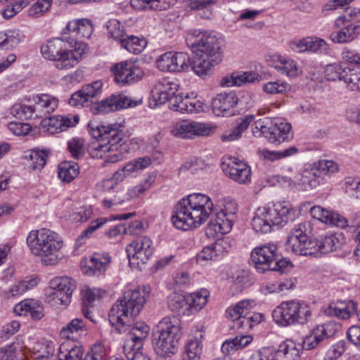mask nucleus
<instances>
[{
  "label": "nucleus",
  "mask_w": 360,
  "mask_h": 360,
  "mask_svg": "<svg viewBox=\"0 0 360 360\" xmlns=\"http://www.w3.org/2000/svg\"><path fill=\"white\" fill-rule=\"evenodd\" d=\"M184 38L194 55L222 60L223 39L214 32L191 29L186 32Z\"/></svg>",
  "instance_id": "obj_8"
},
{
  "label": "nucleus",
  "mask_w": 360,
  "mask_h": 360,
  "mask_svg": "<svg viewBox=\"0 0 360 360\" xmlns=\"http://www.w3.org/2000/svg\"><path fill=\"white\" fill-rule=\"evenodd\" d=\"M76 282L70 277L60 276L51 279L46 295L49 302L56 305L67 306L71 300Z\"/></svg>",
  "instance_id": "obj_11"
},
{
  "label": "nucleus",
  "mask_w": 360,
  "mask_h": 360,
  "mask_svg": "<svg viewBox=\"0 0 360 360\" xmlns=\"http://www.w3.org/2000/svg\"><path fill=\"white\" fill-rule=\"evenodd\" d=\"M311 307L299 300H287L280 303L272 311L274 321L279 326L303 325L309 321Z\"/></svg>",
  "instance_id": "obj_9"
},
{
  "label": "nucleus",
  "mask_w": 360,
  "mask_h": 360,
  "mask_svg": "<svg viewBox=\"0 0 360 360\" xmlns=\"http://www.w3.org/2000/svg\"><path fill=\"white\" fill-rule=\"evenodd\" d=\"M107 36L114 41L122 43L126 36L124 26L116 19H111L106 22Z\"/></svg>",
  "instance_id": "obj_55"
},
{
  "label": "nucleus",
  "mask_w": 360,
  "mask_h": 360,
  "mask_svg": "<svg viewBox=\"0 0 360 360\" xmlns=\"http://www.w3.org/2000/svg\"><path fill=\"white\" fill-rule=\"evenodd\" d=\"M278 248L273 243H266L255 248L251 252V262L259 273H264L277 259Z\"/></svg>",
  "instance_id": "obj_16"
},
{
  "label": "nucleus",
  "mask_w": 360,
  "mask_h": 360,
  "mask_svg": "<svg viewBox=\"0 0 360 360\" xmlns=\"http://www.w3.org/2000/svg\"><path fill=\"white\" fill-rule=\"evenodd\" d=\"M271 128L269 141L271 143L280 144L292 138L291 125L283 120L272 119Z\"/></svg>",
  "instance_id": "obj_32"
},
{
  "label": "nucleus",
  "mask_w": 360,
  "mask_h": 360,
  "mask_svg": "<svg viewBox=\"0 0 360 360\" xmlns=\"http://www.w3.org/2000/svg\"><path fill=\"white\" fill-rule=\"evenodd\" d=\"M122 130V125L118 123L89 125L90 134L99 140L90 148L89 155L92 158L103 159L102 167H107L123 159L122 153L119 151Z\"/></svg>",
  "instance_id": "obj_2"
},
{
  "label": "nucleus",
  "mask_w": 360,
  "mask_h": 360,
  "mask_svg": "<svg viewBox=\"0 0 360 360\" xmlns=\"http://www.w3.org/2000/svg\"><path fill=\"white\" fill-rule=\"evenodd\" d=\"M333 334V325L326 323L317 326L303 341V347L308 350L315 348L320 342Z\"/></svg>",
  "instance_id": "obj_34"
},
{
  "label": "nucleus",
  "mask_w": 360,
  "mask_h": 360,
  "mask_svg": "<svg viewBox=\"0 0 360 360\" xmlns=\"http://www.w3.org/2000/svg\"><path fill=\"white\" fill-rule=\"evenodd\" d=\"M237 211L238 205L232 199L224 198L217 210L207 194L193 193L181 198L176 205L172 221L176 229L188 231L199 228L215 213L216 218L209 227L217 234H226L233 227Z\"/></svg>",
  "instance_id": "obj_1"
},
{
  "label": "nucleus",
  "mask_w": 360,
  "mask_h": 360,
  "mask_svg": "<svg viewBox=\"0 0 360 360\" xmlns=\"http://www.w3.org/2000/svg\"><path fill=\"white\" fill-rule=\"evenodd\" d=\"M299 150L295 146H291L283 150H270L268 149L259 150L257 152L260 160L268 162H274L284 158L292 156L298 153Z\"/></svg>",
  "instance_id": "obj_51"
},
{
  "label": "nucleus",
  "mask_w": 360,
  "mask_h": 360,
  "mask_svg": "<svg viewBox=\"0 0 360 360\" xmlns=\"http://www.w3.org/2000/svg\"><path fill=\"white\" fill-rule=\"evenodd\" d=\"M347 242V238L342 232H336L326 236L321 240H317V255L336 251L340 249Z\"/></svg>",
  "instance_id": "obj_35"
},
{
  "label": "nucleus",
  "mask_w": 360,
  "mask_h": 360,
  "mask_svg": "<svg viewBox=\"0 0 360 360\" xmlns=\"http://www.w3.org/2000/svg\"><path fill=\"white\" fill-rule=\"evenodd\" d=\"M150 164L151 159L148 156L133 159L125 163L113 174V179L117 183L122 182L129 176H136L148 167Z\"/></svg>",
  "instance_id": "obj_28"
},
{
  "label": "nucleus",
  "mask_w": 360,
  "mask_h": 360,
  "mask_svg": "<svg viewBox=\"0 0 360 360\" xmlns=\"http://www.w3.org/2000/svg\"><path fill=\"white\" fill-rule=\"evenodd\" d=\"M176 0H131L133 8L138 11L166 10L176 3Z\"/></svg>",
  "instance_id": "obj_45"
},
{
  "label": "nucleus",
  "mask_w": 360,
  "mask_h": 360,
  "mask_svg": "<svg viewBox=\"0 0 360 360\" xmlns=\"http://www.w3.org/2000/svg\"><path fill=\"white\" fill-rule=\"evenodd\" d=\"M117 83L127 84L141 79L143 71L131 60H124L116 63L111 68Z\"/></svg>",
  "instance_id": "obj_18"
},
{
  "label": "nucleus",
  "mask_w": 360,
  "mask_h": 360,
  "mask_svg": "<svg viewBox=\"0 0 360 360\" xmlns=\"http://www.w3.org/2000/svg\"><path fill=\"white\" fill-rule=\"evenodd\" d=\"M343 82L349 90L360 91V69L358 68H347L343 77Z\"/></svg>",
  "instance_id": "obj_58"
},
{
  "label": "nucleus",
  "mask_w": 360,
  "mask_h": 360,
  "mask_svg": "<svg viewBox=\"0 0 360 360\" xmlns=\"http://www.w3.org/2000/svg\"><path fill=\"white\" fill-rule=\"evenodd\" d=\"M150 333V327L145 323H136L128 333L124 344V349L139 350Z\"/></svg>",
  "instance_id": "obj_31"
},
{
  "label": "nucleus",
  "mask_w": 360,
  "mask_h": 360,
  "mask_svg": "<svg viewBox=\"0 0 360 360\" xmlns=\"http://www.w3.org/2000/svg\"><path fill=\"white\" fill-rule=\"evenodd\" d=\"M256 306L255 300H243L226 309V314L228 318L233 321H243L249 315Z\"/></svg>",
  "instance_id": "obj_37"
},
{
  "label": "nucleus",
  "mask_w": 360,
  "mask_h": 360,
  "mask_svg": "<svg viewBox=\"0 0 360 360\" xmlns=\"http://www.w3.org/2000/svg\"><path fill=\"white\" fill-rule=\"evenodd\" d=\"M300 210L288 202H278L257 209L252 219V227L257 233H267L274 226H283L293 221Z\"/></svg>",
  "instance_id": "obj_6"
},
{
  "label": "nucleus",
  "mask_w": 360,
  "mask_h": 360,
  "mask_svg": "<svg viewBox=\"0 0 360 360\" xmlns=\"http://www.w3.org/2000/svg\"><path fill=\"white\" fill-rule=\"evenodd\" d=\"M181 327L175 317L166 316L159 321L153 333L155 352L161 357L175 355L179 349Z\"/></svg>",
  "instance_id": "obj_7"
},
{
  "label": "nucleus",
  "mask_w": 360,
  "mask_h": 360,
  "mask_svg": "<svg viewBox=\"0 0 360 360\" xmlns=\"http://www.w3.org/2000/svg\"><path fill=\"white\" fill-rule=\"evenodd\" d=\"M94 31L92 22L86 18L75 19L68 22L62 31V34L68 37L70 41L72 40L89 39Z\"/></svg>",
  "instance_id": "obj_21"
},
{
  "label": "nucleus",
  "mask_w": 360,
  "mask_h": 360,
  "mask_svg": "<svg viewBox=\"0 0 360 360\" xmlns=\"http://www.w3.org/2000/svg\"><path fill=\"white\" fill-rule=\"evenodd\" d=\"M209 297L210 292L205 288L188 294V301L190 305L191 315L194 312L200 311L207 304Z\"/></svg>",
  "instance_id": "obj_52"
},
{
  "label": "nucleus",
  "mask_w": 360,
  "mask_h": 360,
  "mask_svg": "<svg viewBox=\"0 0 360 360\" xmlns=\"http://www.w3.org/2000/svg\"><path fill=\"white\" fill-rule=\"evenodd\" d=\"M49 150L34 148L25 152V159L27 165L33 170H41L46 164Z\"/></svg>",
  "instance_id": "obj_44"
},
{
  "label": "nucleus",
  "mask_w": 360,
  "mask_h": 360,
  "mask_svg": "<svg viewBox=\"0 0 360 360\" xmlns=\"http://www.w3.org/2000/svg\"><path fill=\"white\" fill-rule=\"evenodd\" d=\"M58 178L66 183L71 182L79 172V165L74 162L64 161L60 163L58 168Z\"/></svg>",
  "instance_id": "obj_53"
},
{
  "label": "nucleus",
  "mask_w": 360,
  "mask_h": 360,
  "mask_svg": "<svg viewBox=\"0 0 360 360\" xmlns=\"http://www.w3.org/2000/svg\"><path fill=\"white\" fill-rule=\"evenodd\" d=\"M156 180L155 173H149L146 177L135 186H129L124 193L127 201L137 199L151 188Z\"/></svg>",
  "instance_id": "obj_40"
},
{
  "label": "nucleus",
  "mask_w": 360,
  "mask_h": 360,
  "mask_svg": "<svg viewBox=\"0 0 360 360\" xmlns=\"http://www.w3.org/2000/svg\"><path fill=\"white\" fill-rule=\"evenodd\" d=\"M295 286V278H285L281 281H270L264 282L259 288V291L264 295L270 294H278L292 290Z\"/></svg>",
  "instance_id": "obj_42"
},
{
  "label": "nucleus",
  "mask_w": 360,
  "mask_h": 360,
  "mask_svg": "<svg viewBox=\"0 0 360 360\" xmlns=\"http://www.w3.org/2000/svg\"><path fill=\"white\" fill-rule=\"evenodd\" d=\"M91 360H106L108 354V349L103 341H97L87 354Z\"/></svg>",
  "instance_id": "obj_64"
},
{
  "label": "nucleus",
  "mask_w": 360,
  "mask_h": 360,
  "mask_svg": "<svg viewBox=\"0 0 360 360\" xmlns=\"http://www.w3.org/2000/svg\"><path fill=\"white\" fill-rule=\"evenodd\" d=\"M188 295H184L178 292L171 293L167 298L169 308L180 316H190L191 311L188 304Z\"/></svg>",
  "instance_id": "obj_43"
},
{
  "label": "nucleus",
  "mask_w": 360,
  "mask_h": 360,
  "mask_svg": "<svg viewBox=\"0 0 360 360\" xmlns=\"http://www.w3.org/2000/svg\"><path fill=\"white\" fill-rule=\"evenodd\" d=\"M335 27L338 30L334 31L330 34V39L337 44L349 43L360 34V30L359 28L348 22L345 18L341 16L336 19Z\"/></svg>",
  "instance_id": "obj_23"
},
{
  "label": "nucleus",
  "mask_w": 360,
  "mask_h": 360,
  "mask_svg": "<svg viewBox=\"0 0 360 360\" xmlns=\"http://www.w3.org/2000/svg\"><path fill=\"white\" fill-rule=\"evenodd\" d=\"M253 120V115L246 116L245 117L240 119L235 125L223 132L220 137L221 141L231 142L240 139L242 134L248 129Z\"/></svg>",
  "instance_id": "obj_39"
},
{
  "label": "nucleus",
  "mask_w": 360,
  "mask_h": 360,
  "mask_svg": "<svg viewBox=\"0 0 360 360\" xmlns=\"http://www.w3.org/2000/svg\"><path fill=\"white\" fill-rule=\"evenodd\" d=\"M347 68H344L341 63L328 64L324 68V76L328 81H343V77Z\"/></svg>",
  "instance_id": "obj_57"
},
{
  "label": "nucleus",
  "mask_w": 360,
  "mask_h": 360,
  "mask_svg": "<svg viewBox=\"0 0 360 360\" xmlns=\"http://www.w3.org/2000/svg\"><path fill=\"white\" fill-rule=\"evenodd\" d=\"M33 106L16 103L10 108V114L14 117L22 120L36 118Z\"/></svg>",
  "instance_id": "obj_59"
},
{
  "label": "nucleus",
  "mask_w": 360,
  "mask_h": 360,
  "mask_svg": "<svg viewBox=\"0 0 360 360\" xmlns=\"http://www.w3.org/2000/svg\"><path fill=\"white\" fill-rule=\"evenodd\" d=\"M356 304L352 301L331 302L326 309V314L341 319H349L356 311Z\"/></svg>",
  "instance_id": "obj_38"
},
{
  "label": "nucleus",
  "mask_w": 360,
  "mask_h": 360,
  "mask_svg": "<svg viewBox=\"0 0 360 360\" xmlns=\"http://www.w3.org/2000/svg\"><path fill=\"white\" fill-rule=\"evenodd\" d=\"M253 340L251 335H238L234 338H230L225 340L221 347V352L224 354H231L238 349H243L250 345Z\"/></svg>",
  "instance_id": "obj_48"
},
{
  "label": "nucleus",
  "mask_w": 360,
  "mask_h": 360,
  "mask_svg": "<svg viewBox=\"0 0 360 360\" xmlns=\"http://www.w3.org/2000/svg\"><path fill=\"white\" fill-rule=\"evenodd\" d=\"M33 349L37 360H58V354H54V347L51 345L37 342Z\"/></svg>",
  "instance_id": "obj_56"
},
{
  "label": "nucleus",
  "mask_w": 360,
  "mask_h": 360,
  "mask_svg": "<svg viewBox=\"0 0 360 360\" xmlns=\"http://www.w3.org/2000/svg\"><path fill=\"white\" fill-rule=\"evenodd\" d=\"M16 316L30 317L34 321L41 320L44 316V307L41 302L35 299H24L13 308Z\"/></svg>",
  "instance_id": "obj_29"
},
{
  "label": "nucleus",
  "mask_w": 360,
  "mask_h": 360,
  "mask_svg": "<svg viewBox=\"0 0 360 360\" xmlns=\"http://www.w3.org/2000/svg\"><path fill=\"white\" fill-rule=\"evenodd\" d=\"M174 52H167L156 60V66L162 72H174Z\"/></svg>",
  "instance_id": "obj_63"
},
{
  "label": "nucleus",
  "mask_w": 360,
  "mask_h": 360,
  "mask_svg": "<svg viewBox=\"0 0 360 360\" xmlns=\"http://www.w3.org/2000/svg\"><path fill=\"white\" fill-rule=\"evenodd\" d=\"M239 98L236 93L222 92L218 94L212 100V110L217 116H231L235 114Z\"/></svg>",
  "instance_id": "obj_20"
},
{
  "label": "nucleus",
  "mask_w": 360,
  "mask_h": 360,
  "mask_svg": "<svg viewBox=\"0 0 360 360\" xmlns=\"http://www.w3.org/2000/svg\"><path fill=\"white\" fill-rule=\"evenodd\" d=\"M295 188L307 191L322 184V179L318 176L311 165L307 163L295 174Z\"/></svg>",
  "instance_id": "obj_24"
},
{
  "label": "nucleus",
  "mask_w": 360,
  "mask_h": 360,
  "mask_svg": "<svg viewBox=\"0 0 360 360\" xmlns=\"http://www.w3.org/2000/svg\"><path fill=\"white\" fill-rule=\"evenodd\" d=\"M205 332L202 327L193 330L184 345L182 360H200L203 350Z\"/></svg>",
  "instance_id": "obj_22"
},
{
  "label": "nucleus",
  "mask_w": 360,
  "mask_h": 360,
  "mask_svg": "<svg viewBox=\"0 0 360 360\" xmlns=\"http://www.w3.org/2000/svg\"><path fill=\"white\" fill-rule=\"evenodd\" d=\"M79 120L78 115H55L44 118L41 121L43 129L50 134L63 131L69 127H75Z\"/></svg>",
  "instance_id": "obj_27"
},
{
  "label": "nucleus",
  "mask_w": 360,
  "mask_h": 360,
  "mask_svg": "<svg viewBox=\"0 0 360 360\" xmlns=\"http://www.w3.org/2000/svg\"><path fill=\"white\" fill-rule=\"evenodd\" d=\"M221 60L199 55H194L192 62L190 63L191 69L195 75L200 77L208 75L212 68L217 65Z\"/></svg>",
  "instance_id": "obj_36"
},
{
  "label": "nucleus",
  "mask_w": 360,
  "mask_h": 360,
  "mask_svg": "<svg viewBox=\"0 0 360 360\" xmlns=\"http://www.w3.org/2000/svg\"><path fill=\"white\" fill-rule=\"evenodd\" d=\"M148 286H138L126 291L123 297L117 300L111 307L108 319L112 327L119 333L123 332L143 309L150 295Z\"/></svg>",
  "instance_id": "obj_4"
},
{
  "label": "nucleus",
  "mask_w": 360,
  "mask_h": 360,
  "mask_svg": "<svg viewBox=\"0 0 360 360\" xmlns=\"http://www.w3.org/2000/svg\"><path fill=\"white\" fill-rule=\"evenodd\" d=\"M311 217L322 223L345 229L348 226L347 219L330 210L325 209L319 205L314 206L310 209Z\"/></svg>",
  "instance_id": "obj_30"
},
{
  "label": "nucleus",
  "mask_w": 360,
  "mask_h": 360,
  "mask_svg": "<svg viewBox=\"0 0 360 360\" xmlns=\"http://www.w3.org/2000/svg\"><path fill=\"white\" fill-rule=\"evenodd\" d=\"M214 129L215 127L207 123L183 120L173 124L170 133L177 139H193L198 136H208Z\"/></svg>",
  "instance_id": "obj_12"
},
{
  "label": "nucleus",
  "mask_w": 360,
  "mask_h": 360,
  "mask_svg": "<svg viewBox=\"0 0 360 360\" xmlns=\"http://www.w3.org/2000/svg\"><path fill=\"white\" fill-rule=\"evenodd\" d=\"M26 244L30 253L45 265H56L61 259L63 241L53 231L44 228L31 230L26 237Z\"/></svg>",
  "instance_id": "obj_5"
},
{
  "label": "nucleus",
  "mask_w": 360,
  "mask_h": 360,
  "mask_svg": "<svg viewBox=\"0 0 360 360\" xmlns=\"http://www.w3.org/2000/svg\"><path fill=\"white\" fill-rule=\"evenodd\" d=\"M297 243L292 240H287V248L292 252L300 255H317V240H313L307 237L305 239H300L295 240Z\"/></svg>",
  "instance_id": "obj_41"
},
{
  "label": "nucleus",
  "mask_w": 360,
  "mask_h": 360,
  "mask_svg": "<svg viewBox=\"0 0 360 360\" xmlns=\"http://www.w3.org/2000/svg\"><path fill=\"white\" fill-rule=\"evenodd\" d=\"M154 247L148 236H140L126 247V252L131 265L145 264L153 255Z\"/></svg>",
  "instance_id": "obj_14"
},
{
  "label": "nucleus",
  "mask_w": 360,
  "mask_h": 360,
  "mask_svg": "<svg viewBox=\"0 0 360 360\" xmlns=\"http://www.w3.org/2000/svg\"><path fill=\"white\" fill-rule=\"evenodd\" d=\"M141 103V100H134L123 94H112L96 103L91 111L94 115L108 114L124 108L136 107Z\"/></svg>",
  "instance_id": "obj_13"
},
{
  "label": "nucleus",
  "mask_w": 360,
  "mask_h": 360,
  "mask_svg": "<svg viewBox=\"0 0 360 360\" xmlns=\"http://www.w3.org/2000/svg\"><path fill=\"white\" fill-rule=\"evenodd\" d=\"M205 103L194 92L183 97L178 95L171 104L170 108L181 113H198L204 110Z\"/></svg>",
  "instance_id": "obj_26"
},
{
  "label": "nucleus",
  "mask_w": 360,
  "mask_h": 360,
  "mask_svg": "<svg viewBox=\"0 0 360 360\" xmlns=\"http://www.w3.org/2000/svg\"><path fill=\"white\" fill-rule=\"evenodd\" d=\"M88 46L82 41H70L68 37L47 40L41 46V53L46 60L56 62L58 70L75 68L88 52Z\"/></svg>",
  "instance_id": "obj_3"
},
{
  "label": "nucleus",
  "mask_w": 360,
  "mask_h": 360,
  "mask_svg": "<svg viewBox=\"0 0 360 360\" xmlns=\"http://www.w3.org/2000/svg\"><path fill=\"white\" fill-rule=\"evenodd\" d=\"M219 0H191L188 6L192 10L198 12L203 19H211L214 16V8L218 5Z\"/></svg>",
  "instance_id": "obj_49"
},
{
  "label": "nucleus",
  "mask_w": 360,
  "mask_h": 360,
  "mask_svg": "<svg viewBox=\"0 0 360 360\" xmlns=\"http://www.w3.org/2000/svg\"><path fill=\"white\" fill-rule=\"evenodd\" d=\"M120 45L129 53L139 54L146 48L147 42L143 37L134 35H126Z\"/></svg>",
  "instance_id": "obj_54"
},
{
  "label": "nucleus",
  "mask_w": 360,
  "mask_h": 360,
  "mask_svg": "<svg viewBox=\"0 0 360 360\" xmlns=\"http://www.w3.org/2000/svg\"><path fill=\"white\" fill-rule=\"evenodd\" d=\"M86 330L84 321L81 318H75L61 328L60 335L64 339L75 340Z\"/></svg>",
  "instance_id": "obj_46"
},
{
  "label": "nucleus",
  "mask_w": 360,
  "mask_h": 360,
  "mask_svg": "<svg viewBox=\"0 0 360 360\" xmlns=\"http://www.w3.org/2000/svg\"><path fill=\"white\" fill-rule=\"evenodd\" d=\"M290 90V85L282 80L268 82L263 85V91L268 94H283Z\"/></svg>",
  "instance_id": "obj_61"
},
{
  "label": "nucleus",
  "mask_w": 360,
  "mask_h": 360,
  "mask_svg": "<svg viewBox=\"0 0 360 360\" xmlns=\"http://www.w3.org/2000/svg\"><path fill=\"white\" fill-rule=\"evenodd\" d=\"M300 354V345L287 339L278 349L269 347L259 349L251 355L250 360H297Z\"/></svg>",
  "instance_id": "obj_10"
},
{
  "label": "nucleus",
  "mask_w": 360,
  "mask_h": 360,
  "mask_svg": "<svg viewBox=\"0 0 360 360\" xmlns=\"http://www.w3.org/2000/svg\"><path fill=\"white\" fill-rule=\"evenodd\" d=\"M111 262V257L106 252H95L89 257L81 260L80 266L84 274L93 276L105 272Z\"/></svg>",
  "instance_id": "obj_19"
},
{
  "label": "nucleus",
  "mask_w": 360,
  "mask_h": 360,
  "mask_svg": "<svg viewBox=\"0 0 360 360\" xmlns=\"http://www.w3.org/2000/svg\"><path fill=\"white\" fill-rule=\"evenodd\" d=\"M271 121L272 119L268 117L256 120L252 128L253 135L256 137L264 136L269 140V136L271 134Z\"/></svg>",
  "instance_id": "obj_62"
},
{
  "label": "nucleus",
  "mask_w": 360,
  "mask_h": 360,
  "mask_svg": "<svg viewBox=\"0 0 360 360\" xmlns=\"http://www.w3.org/2000/svg\"><path fill=\"white\" fill-rule=\"evenodd\" d=\"M316 174L322 179V184L326 177H330L339 171V165L328 159H321L311 163Z\"/></svg>",
  "instance_id": "obj_47"
},
{
  "label": "nucleus",
  "mask_w": 360,
  "mask_h": 360,
  "mask_svg": "<svg viewBox=\"0 0 360 360\" xmlns=\"http://www.w3.org/2000/svg\"><path fill=\"white\" fill-rule=\"evenodd\" d=\"M179 85L175 81L164 78L158 81L153 86L151 94L157 105H162L177 96Z\"/></svg>",
  "instance_id": "obj_25"
},
{
  "label": "nucleus",
  "mask_w": 360,
  "mask_h": 360,
  "mask_svg": "<svg viewBox=\"0 0 360 360\" xmlns=\"http://www.w3.org/2000/svg\"><path fill=\"white\" fill-rule=\"evenodd\" d=\"M265 60L276 72L288 77L296 78L302 74V69L297 62L287 55L269 53L266 55Z\"/></svg>",
  "instance_id": "obj_15"
},
{
  "label": "nucleus",
  "mask_w": 360,
  "mask_h": 360,
  "mask_svg": "<svg viewBox=\"0 0 360 360\" xmlns=\"http://www.w3.org/2000/svg\"><path fill=\"white\" fill-rule=\"evenodd\" d=\"M39 278L37 276L26 277L23 280L14 283L7 292L9 297L22 295L27 291L34 288L39 283Z\"/></svg>",
  "instance_id": "obj_50"
},
{
  "label": "nucleus",
  "mask_w": 360,
  "mask_h": 360,
  "mask_svg": "<svg viewBox=\"0 0 360 360\" xmlns=\"http://www.w3.org/2000/svg\"><path fill=\"white\" fill-rule=\"evenodd\" d=\"M0 3L6 4V8L2 11V15L6 19L13 17L27 6V1L25 0L18 1H15L14 0H0Z\"/></svg>",
  "instance_id": "obj_60"
},
{
  "label": "nucleus",
  "mask_w": 360,
  "mask_h": 360,
  "mask_svg": "<svg viewBox=\"0 0 360 360\" xmlns=\"http://www.w3.org/2000/svg\"><path fill=\"white\" fill-rule=\"evenodd\" d=\"M33 110L36 118H41L47 116L57 108L58 99L50 94H41L37 95L34 99Z\"/></svg>",
  "instance_id": "obj_33"
},
{
  "label": "nucleus",
  "mask_w": 360,
  "mask_h": 360,
  "mask_svg": "<svg viewBox=\"0 0 360 360\" xmlns=\"http://www.w3.org/2000/svg\"><path fill=\"white\" fill-rule=\"evenodd\" d=\"M222 169L227 176L238 184H248L251 181L250 167L237 158H227V160L222 163Z\"/></svg>",
  "instance_id": "obj_17"
}]
</instances>
